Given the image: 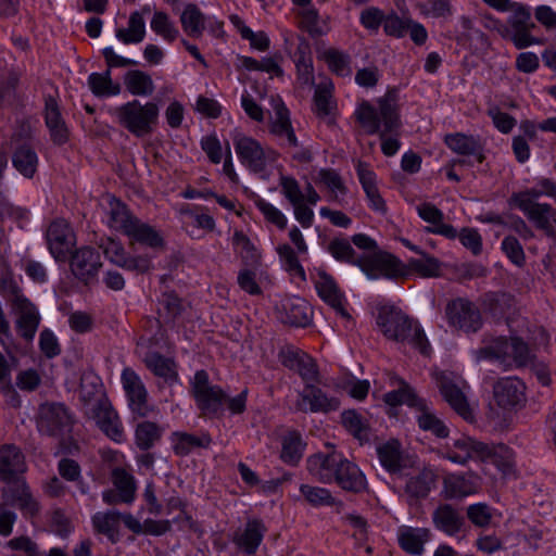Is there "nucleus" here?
<instances>
[{
    "instance_id": "f3484780",
    "label": "nucleus",
    "mask_w": 556,
    "mask_h": 556,
    "mask_svg": "<svg viewBox=\"0 0 556 556\" xmlns=\"http://www.w3.org/2000/svg\"><path fill=\"white\" fill-rule=\"evenodd\" d=\"M311 307L300 296H285L276 304L279 321L292 327H306L311 323Z\"/></svg>"
},
{
    "instance_id": "bf43d9fd",
    "label": "nucleus",
    "mask_w": 556,
    "mask_h": 556,
    "mask_svg": "<svg viewBox=\"0 0 556 556\" xmlns=\"http://www.w3.org/2000/svg\"><path fill=\"white\" fill-rule=\"evenodd\" d=\"M505 337H498L488 345H484L478 349L476 353V358L478 361H497L502 364L506 363V352L504 349Z\"/></svg>"
},
{
    "instance_id": "aec40b11",
    "label": "nucleus",
    "mask_w": 556,
    "mask_h": 556,
    "mask_svg": "<svg viewBox=\"0 0 556 556\" xmlns=\"http://www.w3.org/2000/svg\"><path fill=\"white\" fill-rule=\"evenodd\" d=\"M235 150L243 165L253 173L266 167L265 152L260 142L252 137L237 135L233 138Z\"/></svg>"
},
{
    "instance_id": "4d7b16f0",
    "label": "nucleus",
    "mask_w": 556,
    "mask_h": 556,
    "mask_svg": "<svg viewBox=\"0 0 556 556\" xmlns=\"http://www.w3.org/2000/svg\"><path fill=\"white\" fill-rule=\"evenodd\" d=\"M324 60L333 74L341 77H346L352 74L351 56L348 53L337 49H328L324 53Z\"/></svg>"
},
{
    "instance_id": "0eeeda50",
    "label": "nucleus",
    "mask_w": 556,
    "mask_h": 556,
    "mask_svg": "<svg viewBox=\"0 0 556 556\" xmlns=\"http://www.w3.org/2000/svg\"><path fill=\"white\" fill-rule=\"evenodd\" d=\"M359 268L369 279L383 277L390 280L407 278L408 270L400 258L388 252H376L371 255H362Z\"/></svg>"
},
{
    "instance_id": "39448f33",
    "label": "nucleus",
    "mask_w": 556,
    "mask_h": 556,
    "mask_svg": "<svg viewBox=\"0 0 556 556\" xmlns=\"http://www.w3.org/2000/svg\"><path fill=\"white\" fill-rule=\"evenodd\" d=\"M160 110L156 103L141 104L132 100L115 109L118 124L137 138L151 135L159 122Z\"/></svg>"
},
{
    "instance_id": "f704fd0d",
    "label": "nucleus",
    "mask_w": 556,
    "mask_h": 556,
    "mask_svg": "<svg viewBox=\"0 0 556 556\" xmlns=\"http://www.w3.org/2000/svg\"><path fill=\"white\" fill-rule=\"evenodd\" d=\"M173 442L174 453L178 456H187L194 448H208L213 440L207 432H203L200 435H194L187 432H174Z\"/></svg>"
},
{
    "instance_id": "20e7f679",
    "label": "nucleus",
    "mask_w": 556,
    "mask_h": 556,
    "mask_svg": "<svg viewBox=\"0 0 556 556\" xmlns=\"http://www.w3.org/2000/svg\"><path fill=\"white\" fill-rule=\"evenodd\" d=\"M110 226L125 235L131 247L138 243L155 251H164L166 248V242L161 232L134 215L119 201L111 207Z\"/></svg>"
},
{
    "instance_id": "412c9836",
    "label": "nucleus",
    "mask_w": 556,
    "mask_h": 556,
    "mask_svg": "<svg viewBox=\"0 0 556 556\" xmlns=\"http://www.w3.org/2000/svg\"><path fill=\"white\" fill-rule=\"evenodd\" d=\"M18 314L16 320V330L26 341H31L40 325V314L36 305L28 298H17L16 303L12 305Z\"/></svg>"
},
{
    "instance_id": "c03bdc74",
    "label": "nucleus",
    "mask_w": 556,
    "mask_h": 556,
    "mask_svg": "<svg viewBox=\"0 0 556 556\" xmlns=\"http://www.w3.org/2000/svg\"><path fill=\"white\" fill-rule=\"evenodd\" d=\"M124 84L132 96H151L155 88L151 76L140 70L128 71L124 76Z\"/></svg>"
},
{
    "instance_id": "bb28decb",
    "label": "nucleus",
    "mask_w": 556,
    "mask_h": 556,
    "mask_svg": "<svg viewBox=\"0 0 556 556\" xmlns=\"http://www.w3.org/2000/svg\"><path fill=\"white\" fill-rule=\"evenodd\" d=\"M318 277L319 279L315 282L318 295L343 318L350 319L351 315L343 306L344 295L340 291L333 277L325 270H320Z\"/></svg>"
},
{
    "instance_id": "f257e3e1",
    "label": "nucleus",
    "mask_w": 556,
    "mask_h": 556,
    "mask_svg": "<svg viewBox=\"0 0 556 556\" xmlns=\"http://www.w3.org/2000/svg\"><path fill=\"white\" fill-rule=\"evenodd\" d=\"M399 92L389 89L387 93L377 100L378 109L368 101H362L354 115L356 121L368 135H379L381 151L386 156L394 155L400 149V141L390 136H397L402 127L400 108L397 104Z\"/></svg>"
},
{
    "instance_id": "79ce46f5",
    "label": "nucleus",
    "mask_w": 556,
    "mask_h": 556,
    "mask_svg": "<svg viewBox=\"0 0 556 556\" xmlns=\"http://www.w3.org/2000/svg\"><path fill=\"white\" fill-rule=\"evenodd\" d=\"M180 23L185 33L193 38L201 37L205 29V16L194 3H188L185 7Z\"/></svg>"
},
{
    "instance_id": "c756f323",
    "label": "nucleus",
    "mask_w": 556,
    "mask_h": 556,
    "mask_svg": "<svg viewBox=\"0 0 556 556\" xmlns=\"http://www.w3.org/2000/svg\"><path fill=\"white\" fill-rule=\"evenodd\" d=\"M481 485V479L476 473L457 475L444 480L446 498H462L476 493Z\"/></svg>"
},
{
    "instance_id": "9b49d317",
    "label": "nucleus",
    "mask_w": 556,
    "mask_h": 556,
    "mask_svg": "<svg viewBox=\"0 0 556 556\" xmlns=\"http://www.w3.org/2000/svg\"><path fill=\"white\" fill-rule=\"evenodd\" d=\"M321 382H313L303 387L298 393L294 407L300 413L329 414L340 408L341 402L338 397L328 394L320 388Z\"/></svg>"
},
{
    "instance_id": "2eb2a0df",
    "label": "nucleus",
    "mask_w": 556,
    "mask_h": 556,
    "mask_svg": "<svg viewBox=\"0 0 556 556\" xmlns=\"http://www.w3.org/2000/svg\"><path fill=\"white\" fill-rule=\"evenodd\" d=\"M493 397L502 409L518 412L527 402L526 386L516 377L501 378L493 386Z\"/></svg>"
},
{
    "instance_id": "09e8293b",
    "label": "nucleus",
    "mask_w": 556,
    "mask_h": 556,
    "mask_svg": "<svg viewBox=\"0 0 556 556\" xmlns=\"http://www.w3.org/2000/svg\"><path fill=\"white\" fill-rule=\"evenodd\" d=\"M341 424L344 429L361 442L368 440V425L356 409H346L341 413Z\"/></svg>"
},
{
    "instance_id": "a211bd4d",
    "label": "nucleus",
    "mask_w": 556,
    "mask_h": 556,
    "mask_svg": "<svg viewBox=\"0 0 556 556\" xmlns=\"http://www.w3.org/2000/svg\"><path fill=\"white\" fill-rule=\"evenodd\" d=\"M92 418L109 439L116 443H122L125 440L122 421L108 399L99 400L98 405L93 406Z\"/></svg>"
},
{
    "instance_id": "ddd939ff",
    "label": "nucleus",
    "mask_w": 556,
    "mask_h": 556,
    "mask_svg": "<svg viewBox=\"0 0 556 556\" xmlns=\"http://www.w3.org/2000/svg\"><path fill=\"white\" fill-rule=\"evenodd\" d=\"M73 419L68 408L62 403L43 404L39 408L37 427L49 437H62L72 430Z\"/></svg>"
},
{
    "instance_id": "a18cd8bd",
    "label": "nucleus",
    "mask_w": 556,
    "mask_h": 556,
    "mask_svg": "<svg viewBox=\"0 0 556 556\" xmlns=\"http://www.w3.org/2000/svg\"><path fill=\"white\" fill-rule=\"evenodd\" d=\"M115 35L125 45L141 42L146 36V25L141 13L132 12L128 20V27L116 29Z\"/></svg>"
},
{
    "instance_id": "49530a36",
    "label": "nucleus",
    "mask_w": 556,
    "mask_h": 556,
    "mask_svg": "<svg viewBox=\"0 0 556 556\" xmlns=\"http://www.w3.org/2000/svg\"><path fill=\"white\" fill-rule=\"evenodd\" d=\"M232 243L240 248V257L244 267L258 268L261 265V254L243 231H235Z\"/></svg>"
},
{
    "instance_id": "6ab92c4d",
    "label": "nucleus",
    "mask_w": 556,
    "mask_h": 556,
    "mask_svg": "<svg viewBox=\"0 0 556 556\" xmlns=\"http://www.w3.org/2000/svg\"><path fill=\"white\" fill-rule=\"evenodd\" d=\"M377 455L381 466L390 475H402L405 469L414 466L413 458L404 454L402 444L396 439H391L377 446Z\"/></svg>"
},
{
    "instance_id": "37998d69",
    "label": "nucleus",
    "mask_w": 556,
    "mask_h": 556,
    "mask_svg": "<svg viewBox=\"0 0 556 556\" xmlns=\"http://www.w3.org/2000/svg\"><path fill=\"white\" fill-rule=\"evenodd\" d=\"M333 85L331 81L327 84H319L314 92V108L313 111L319 118L330 116L337 109V103L332 96Z\"/></svg>"
},
{
    "instance_id": "338daca9",
    "label": "nucleus",
    "mask_w": 556,
    "mask_h": 556,
    "mask_svg": "<svg viewBox=\"0 0 556 556\" xmlns=\"http://www.w3.org/2000/svg\"><path fill=\"white\" fill-rule=\"evenodd\" d=\"M160 304L166 312L168 320H175L184 311L182 300L175 291H166L160 299Z\"/></svg>"
},
{
    "instance_id": "473e14b6",
    "label": "nucleus",
    "mask_w": 556,
    "mask_h": 556,
    "mask_svg": "<svg viewBox=\"0 0 556 556\" xmlns=\"http://www.w3.org/2000/svg\"><path fill=\"white\" fill-rule=\"evenodd\" d=\"M430 531L426 528H412L403 526L399 529V545L406 553L420 555L424 552V545L429 540Z\"/></svg>"
},
{
    "instance_id": "69168bd1",
    "label": "nucleus",
    "mask_w": 556,
    "mask_h": 556,
    "mask_svg": "<svg viewBox=\"0 0 556 556\" xmlns=\"http://www.w3.org/2000/svg\"><path fill=\"white\" fill-rule=\"evenodd\" d=\"M116 266L137 274L149 273L153 268L151 258L148 255H128L125 260L116 262Z\"/></svg>"
},
{
    "instance_id": "a878e982",
    "label": "nucleus",
    "mask_w": 556,
    "mask_h": 556,
    "mask_svg": "<svg viewBox=\"0 0 556 556\" xmlns=\"http://www.w3.org/2000/svg\"><path fill=\"white\" fill-rule=\"evenodd\" d=\"M482 311L500 321L515 308V296L504 291H489L479 299Z\"/></svg>"
},
{
    "instance_id": "7ed1b4c3",
    "label": "nucleus",
    "mask_w": 556,
    "mask_h": 556,
    "mask_svg": "<svg viewBox=\"0 0 556 556\" xmlns=\"http://www.w3.org/2000/svg\"><path fill=\"white\" fill-rule=\"evenodd\" d=\"M376 324L388 340L407 342L429 355L430 344L424 329L395 305H382L377 309Z\"/></svg>"
},
{
    "instance_id": "a19ab883",
    "label": "nucleus",
    "mask_w": 556,
    "mask_h": 556,
    "mask_svg": "<svg viewBox=\"0 0 556 556\" xmlns=\"http://www.w3.org/2000/svg\"><path fill=\"white\" fill-rule=\"evenodd\" d=\"M305 446L301 433L290 431L282 438L280 458L288 465L296 466L303 456Z\"/></svg>"
},
{
    "instance_id": "6e6d98bb",
    "label": "nucleus",
    "mask_w": 556,
    "mask_h": 556,
    "mask_svg": "<svg viewBox=\"0 0 556 556\" xmlns=\"http://www.w3.org/2000/svg\"><path fill=\"white\" fill-rule=\"evenodd\" d=\"M328 252L339 262L349 263L359 267L362 256L355 257V250L350 241L343 238H334L327 248Z\"/></svg>"
},
{
    "instance_id": "b1692460",
    "label": "nucleus",
    "mask_w": 556,
    "mask_h": 556,
    "mask_svg": "<svg viewBox=\"0 0 556 556\" xmlns=\"http://www.w3.org/2000/svg\"><path fill=\"white\" fill-rule=\"evenodd\" d=\"M45 123L55 146H63L68 141V128L62 117L56 99L51 94L45 97Z\"/></svg>"
},
{
    "instance_id": "72a5a7b5",
    "label": "nucleus",
    "mask_w": 556,
    "mask_h": 556,
    "mask_svg": "<svg viewBox=\"0 0 556 556\" xmlns=\"http://www.w3.org/2000/svg\"><path fill=\"white\" fill-rule=\"evenodd\" d=\"M12 164L25 178H33L37 173L38 155L29 143H22L12 154Z\"/></svg>"
},
{
    "instance_id": "8fccbe9b",
    "label": "nucleus",
    "mask_w": 556,
    "mask_h": 556,
    "mask_svg": "<svg viewBox=\"0 0 556 556\" xmlns=\"http://www.w3.org/2000/svg\"><path fill=\"white\" fill-rule=\"evenodd\" d=\"M405 266L408 276L412 271L424 278L440 276L441 262L428 253H422L421 258H410Z\"/></svg>"
},
{
    "instance_id": "4468645a",
    "label": "nucleus",
    "mask_w": 556,
    "mask_h": 556,
    "mask_svg": "<svg viewBox=\"0 0 556 556\" xmlns=\"http://www.w3.org/2000/svg\"><path fill=\"white\" fill-rule=\"evenodd\" d=\"M434 379L441 396L450 407L467 422H475V414L467 396L454 381L452 374L445 371L437 372Z\"/></svg>"
},
{
    "instance_id": "7c9ffc66",
    "label": "nucleus",
    "mask_w": 556,
    "mask_h": 556,
    "mask_svg": "<svg viewBox=\"0 0 556 556\" xmlns=\"http://www.w3.org/2000/svg\"><path fill=\"white\" fill-rule=\"evenodd\" d=\"M395 380L399 382V388L383 395L384 403L393 407L406 404L415 409H425V400L419 397L405 380L402 378H395Z\"/></svg>"
},
{
    "instance_id": "9d476101",
    "label": "nucleus",
    "mask_w": 556,
    "mask_h": 556,
    "mask_svg": "<svg viewBox=\"0 0 556 556\" xmlns=\"http://www.w3.org/2000/svg\"><path fill=\"white\" fill-rule=\"evenodd\" d=\"M513 14L508 17V34L504 35V39L514 43L517 49H526L532 45H536L540 40L531 35V30L536 27L531 18L530 9L518 2H514Z\"/></svg>"
},
{
    "instance_id": "c85d7f7f",
    "label": "nucleus",
    "mask_w": 556,
    "mask_h": 556,
    "mask_svg": "<svg viewBox=\"0 0 556 556\" xmlns=\"http://www.w3.org/2000/svg\"><path fill=\"white\" fill-rule=\"evenodd\" d=\"M432 520L437 529L448 535L460 532L466 523L462 513L450 504H441L433 511Z\"/></svg>"
},
{
    "instance_id": "864d4df0",
    "label": "nucleus",
    "mask_w": 556,
    "mask_h": 556,
    "mask_svg": "<svg viewBox=\"0 0 556 556\" xmlns=\"http://www.w3.org/2000/svg\"><path fill=\"white\" fill-rule=\"evenodd\" d=\"M113 484L122 494L123 503L130 504L136 496V481L132 475L123 468H115L112 472Z\"/></svg>"
},
{
    "instance_id": "423d86ee",
    "label": "nucleus",
    "mask_w": 556,
    "mask_h": 556,
    "mask_svg": "<svg viewBox=\"0 0 556 556\" xmlns=\"http://www.w3.org/2000/svg\"><path fill=\"white\" fill-rule=\"evenodd\" d=\"M191 393L201 416L218 418L223 415L227 393L217 384H211L204 369L195 371L191 382Z\"/></svg>"
},
{
    "instance_id": "1a4fd4ad",
    "label": "nucleus",
    "mask_w": 556,
    "mask_h": 556,
    "mask_svg": "<svg viewBox=\"0 0 556 556\" xmlns=\"http://www.w3.org/2000/svg\"><path fill=\"white\" fill-rule=\"evenodd\" d=\"M72 275L85 287H90L98 281V274L102 267L99 251L89 245L75 249L67 258Z\"/></svg>"
},
{
    "instance_id": "6e6552de",
    "label": "nucleus",
    "mask_w": 556,
    "mask_h": 556,
    "mask_svg": "<svg viewBox=\"0 0 556 556\" xmlns=\"http://www.w3.org/2000/svg\"><path fill=\"white\" fill-rule=\"evenodd\" d=\"M447 324L466 333L478 332L483 325L479 307L467 298H456L445 306Z\"/></svg>"
},
{
    "instance_id": "4c0bfd02",
    "label": "nucleus",
    "mask_w": 556,
    "mask_h": 556,
    "mask_svg": "<svg viewBox=\"0 0 556 556\" xmlns=\"http://www.w3.org/2000/svg\"><path fill=\"white\" fill-rule=\"evenodd\" d=\"M480 460L493 464L504 475L514 468V452L506 444H488V451L480 456Z\"/></svg>"
},
{
    "instance_id": "052dcab7",
    "label": "nucleus",
    "mask_w": 556,
    "mask_h": 556,
    "mask_svg": "<svg viewBox=\"0 0 556 556\" xmlns=\"http://www.w3.org/2000/svg\"><path fill=\"white\" fill-rule=\"evenodd\" d=\"M277 253L289 273L296 275L302 280H306L305 270L303 266L300 264L295 251L289 244L279 245L277 248Z\"/></svg>"
},
{
    "instance_id": "5fc2aeb1",
    "label": "nucleus",
    "mask_w": 556,
    "mask_h": 556,
    "mask_svg": "<svg viewBox=\"0 0 556 556\" xmlns=\"http://www.w3.org/2000/svg\"><path fill=\"white\" fill-rule=\"evenodd\" d=\"M504 349L506 352V362L513 359L518 367L530 363L531 353L528 344L518 337L505 338Z\"/></svg>"
},
{
    "instance_id": "cd10ccee",
    "label": "nucleus",
    "mask_w": 556,
    "mask_h": 556,
    "mask_svg": "<svg viewBox=\"0 0 556 556\" xmlns=\"http://www.w3.org/2000/svg\"><path fill=\"white\" fill-rule=\"evenodd\" d=\"M267 528L262 519H250L243 532L236 533L232 541L247 555H254L263 542Z\"/></svg>"
},
{
    "instance_id": "c9c22d12",
    "label": "nucleus",
    "mask_w": 556,
    "mask_h": 556,
    "mask_svg": "<svg viewBox=\"0 0 556 556\" xmlns=\"http://www.w3.org/2000/svg\"><path fill=\"white\" fill-rule=\"evenodd\" d=\"M121 513L117 510H109L106 513H97L92 517L94 531L103 534L112 544H116L121 540L119 535Z\"/></svg>"
},
{
    "instance_id": "3c124183",
    "label": "nucleus",
    "mask_w": 556,
    "mask_h": 556,
    "mask_svg": "<svg viewBox=\"0 0 556 556\" xmlns=\"http://www.w3.org/2000/svg\"><path fill=\"white\" fill-rule=\"evenodd\" d=\"M420 415L417 417V424L424 431H429L440 439H445L450 434L446 425L433 414L425 403V409H417Z\"/></svg>"
},
{
    "instance_id": "e433bc0d",
    "label": "nucleus",
    "mask_w": 556,
    "mask_h": 556,
    "mask_svg": "<svg viewBox=\"0 0 556 556\" xmlns=\"http://www.w3.org/2000/svg\"><path fill=\"white\" fill-rule=\"evenodd\" d=\"M438 476L431 468H424L418 475L408 479L405 492L409 497L426 498L434 488Z\"/></svg>"
},
{
    "instance_id": "680f3d73",
    "label": "nucleus",
    "mask_w": 556,
    "mask_h": 556,
    "mask_svg": "<svg viewBox=\"0 0 556 556\" xmlns=\"http://www.w3.org/2000/svg\"><path fill=\"white\" fill-rule=\"evenodd\" d=\"M294 371L299 374L304 386L313 382H321L323 380L316 361L308 354L302 356V361H300Z\"/></svg>"
},
{
    "instance_id": "13d9d810",
    "label": "nucleus",
    "mask_w": 556,
    "mask_h": 556,
    "mask_svg": "<svg viewBox=\"0 0 556 556\" xmlns=\"http://www.w3.org/2000/svg\"><path fill=\"white\" fill-rule=\"evenodd\" d=\"M126 392L129 408L134 415V418H144L151 412V408L148 405V393L144 386H140L138 388L129 389Z\"/></svg>"
},
{
    "instance_id": "0e129e2a",
    "label": "nucleus",
    "mask_w": 556,
    "mask_h": 556,
    "mask_svg": "<svg viewBox=\"0 0 556 556\" xmlns=\"http://www.w3.org/2000/svg\"><path fill=\"white\" fill-rule=\"evenodd\" d=\"M502 251L509 258V261L521 267L526 262V255L523 248L514 236H506L502 241Z\"/></svg>"
},
{
    "instance_id": "de8ad7c7",
    "label": "nucleus",
    "mask_w": 556,
    "mask_h": 556,
    "mask_svg": "<svg viewBox=\"0 0 556 556\" xmlns=\"http://www.w3.org/2000/svg\"><path fill=\"white\" fill-rule=\"evenodd\" d=\"M300 492L307 501V503L314 507L343 506V502L333 497L331 492L325 488L301 484Z\"/></svg>"
},
{
    "instance_id": "f03ea898",
    "label": "nucleus",
    "mask_w": 556,
    "mask_h": 556,
    "mask_svg": "<svg viewBox=\"0 0 556 556\" xmlns=\"http://www.w3.org/2000/svg\"><path fill=\"white\" fill-rule=\"evenodd\" d=\"M307 470L324 483L336 482L342 490L362 493L367 489L365 475L341 453H317L307 458Z\"/></svg>"
},
{
    "instance_id": "dca6fc26",
    "label": "nucleus",
    "mask_w": 556,
    "mask_h": 556,
    "mask_svg": "<svg viewBox=\"0 0 556 556\" xmlns=\"http://www.w3.org/2000/svg\"><path fill=\"white\" fill-rule=\"evenodd\" d=\"M48 249L56 262H66L75 245V233L64 219L53 220L46 232Z\"/></svg>"
},
{
    "instance_id": "774afa93",
    "label": "nucleus",
    "mask_w": 556,
    "mask_h": 556,
    "mask_svg": "<svg viewBox=\"0 0 556 556\" xmlns=\"http://www.w3.org/2000/svg\"><path fill=\"white\" fill-rule=\"evenodd\" d=\"M39 349L41 353L49 359L59 356L62 352L60 343L54 333L46 328L39 336Z\"/></svg>"
},
{
    "instance_id": "58836bf2",
    "label": "nucleus",
    "mask_w": 556,
    "mask_h": 556,
    "mask_svg": "<svg viewBox=\"0 0 556 556\" xmlns=\"http://www.w3.org/2000/svg\"><path fill=\"white\" fill-rule=\"evenodd\" d=\"M164 429L153 421H140L135 428V444L140 451H150L163 437Z\"/></svg>"
},
{
    "instance_id": "4be33fe9",
    "label": "nucleus",
    "mask_w": 556,
    "mask_h": 556,
    "mask_svg": "<svg viewBox=\"0 0 556 556\" xmlns=\"http://www.w3.org/2000/svg\"><path fill=\"white\" fill-rule=\"evenodd\" d=\"M488 444L478 441L468 435H462L453 441L445 451V458L448 460L465 465L469 459H480V456L486 453Z\"/></svg>"
},
{
    "instance_id": "f8f14e48",
    "label": "nucleus",
    "mask_w": 556,
    "mask_h": 556,
    "mask_svg": "<svg viewBox=\"0 0 556 556\" xmlns=\"http://www.w3.org/2000/svg\"><path fill=\"white\" fill-rule=\"evenodd\" d=\"M3 482L7 485L0 490L1 505L17 507L26 518H33L39 514V503L34 498L30 488L23 477Z\"/></svg>"
},
{
    "instance_id": "ea45409f",
    "label": "nucleus",
    "mask_w": 556,
    "mask_h": 556,
    "mask_svg": "<svg viewBox=\"0 0 556 556\" xmlns=\"http://www.w3.org/2000/svg\"><path fill=\"white\" fill-rule=\"evenodd\" d=\"M79 399L86 405L98 401L108 399L103 392V384L101 378L93 371H85L80 378Z\"/></svg>"
},
{
    "instance_id": "e2e57ef3",
    "label": "nucleus",
    "mask_w": 556,
    "mask_h": 556,
    "mask_svg": "<svg viewBox=\"0 0 556 556\" xmlns=\"http://www.w3.org/2000/svg\"><path fill=\"white\" fill-rule=\"evenodd\" d=\"M151 28L157 34L164 37L168 41H174L179 31L169 21L168 15L165 12H155L151 21Z\"/></svg>"
},
{
    "instance_id": "393cba45",
    "label": "nucleus",
    "mask_w": 556,
    "mask_h": 556,
    "mask_svg": "<svg viewBox=\"0 0 556 556\" xmlns=\"http://www.w3.org/2000/svg\"><path fill=\"white\" fill-rule=\"evenodd\" d=\"M25 456L21 448L14 444H4L0 447V480L11 481L22 478L26 471Z\"/></svg>"
},
{
    "instance_id": "603ef678",
    "label": "nucleus",
    "mask_w": 556,
    "mask_h": 556,
    "mask_svg": "<svg viewBox=\"0 0 556 556\" xmlns=\"http://www.w3.org/2000/svg\"><path fill=\"white\" fill-rule=\"evenodd\" d=\"M146 363L147 367L151 369L155 376L164 378L169 384L178 381V374L173 368V362L162 354L153 353L146 359Z\"/></svg>"
},
{
    "instance_id": "5701e85b",
    "label": "nucleus",
    "mask_w": 556,
    "mask_h": 556,
    "mask_svg": "<svg viewBox=\"0 0 556 556\" xmlns=\"http://www.w3.org/2000/svg\"><path fill=\"white\" fill-rule=\"evenodd\" d=\"M444 143L454 153L464 156H473L478 163H483L484 143L479 136L464 132L447 134L444 136Z\"/></svg>"
},
{
    "instance_id": "2f4dec72",
    "label": "nucleus",
    "mask_w": 556,
    "mask_h": 556,
    "mask_svg": "<svg viewBox=\"0 0 556 556\" xmlns=\"http://www.w3.org/2000/svg\"><path fill=\"white\" fill-rule=\"evenodd\" d=\"M515 201L518 207L522 210L528 218L532 220L538 228L547 229L549 227V214L552 206L547 203H536L526 194H515Z\"/></svg>"
}]
</instances>
